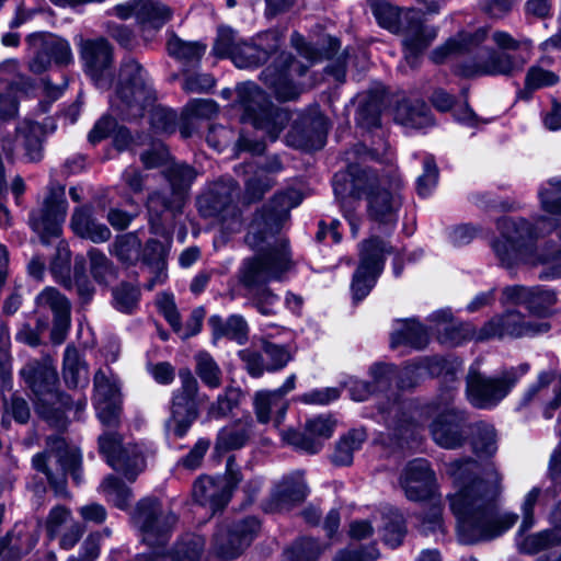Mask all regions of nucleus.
<instances>
[{
    "label": "nucleus",
    "mask_w": 561,
    "mask_h": 561,
    "mask_svg": "<svg viewBox=\"0 0 561 561\" xmlns=\"http://www.w3.org/2000/svg\"><path fill=\"white\" fill-rule=\"evenodd\" d=\"M445 468L457 489L448 501L462 543L491 540L515 525L517 514L496 512L502 477L493 462L482 466L472 458H462L446 463Z\"/></svg>",
    "instance_id": "nucleus-1"
},
{
    "label": "nucleus",
    "mask_w": 561,
    "mask_h": 561,
    "mask_svg": "<svg viewBox=\"0 0 561 561\" xmlns=\"http://www.w3.org/2000/svg\"><path fill=\"white\" fill-rule=\"evenodd\" d=\"M50 272L55 279L64 287L71 289L72 280L70 278V252L64 247H58L56 255L50 263Z\"/></svg>",
    "instance_id": "nucleus-62"
},
{
    "label": "nucleus",
    "mask_w": 561,
    "mask_h": 561,
    "mask_svg": "<svg viewBox=\"0 0 561 561\" xmlns=\"http://www.w3.org/2000/svg\"><path fill=\"white\" fill-rule=\"evenodd\" d=\"M133 522L139 528L142 540L148 546H164L176 525L178 517L169 510H163L156 499H142L137 503Z\"/></svg>",
    "instance_id": "nucleus-14"
},
{
    "label": "nucleus",
    "mask_w": 561,
    "mask_h": 561,
    "mask_svg": "<svg viewBox=\"0 0 561 561\" xmlns=\"http://www.w3.org/2000/svg\"><path fill=\"white\" fill-rule=\"evenodd\" d=\"M291 44L298 50V53L310 62L320 60L321 58H331L340 48V42L336 38H329L330 48L322 53L313 45L307 43L302 36L298 33L291 35Z\"/></svg>",
    "instance_id": "nucleus-57"
},
{
    "label": "nucleus",
    "mask_w": 561,
    "mask_h": 561,
    "mask_svg": "<svg viewBox=\"0 0 561 561\" xmlns=\"http://www.w3.org/2000/svg\"><path fill=\"white\" fill-rule=\"evenodd\" d=\"M260 529L261 523L254 516L220 527L214 535L213 550L222 559H234L251 545Z\"/></svg>",
    "instance_id": "nucleus-17"
},
{
    "label": "nucleus",
    "mask_w": 561,
    "mask_h": 561,
    "mask_svg": "<svg viewBox=\"0 0 561 561\" xmlns=\"http://www.w3.org/2000/svg\"><path fill=\"white\" fill-rule=\"evenodd\" d=\"M238 184L232 179H222L210 184L206 192L197 197V208L205 218L219 217L222 227L229 232L241 228V218L233 199Z\"/></svg>",
    "instance_id": "nucleus-10"
},
{
    "label": "nucleus",
    "mask_w": 561,
    "mask_h": 561,
    "mask_svg": "<svg viewBox=\"0 0 561 561\" xmlns=\"http://www.w3.org/2000/svg\"><path fill=\"white\" fill-rule=\"evenodd\" d=\"M90 273L100 285H108L117 278V268L113 262L99 249L92 248L88 252Z\"/></svg>",
    "instance_id": "nucleus-49"
},
{
    "label": "nucleus",
    "mask_w": 561,
    "mask_h": 561,
    "mask_svg": "<svg viewBox=\"0 0 561 561\" xmlns=\"http://www.w3.org/2000/svg\"><path fill=\"white\" fill-rule=\"evenodd\" d=\"M101 489L116 507L125 510L129 505L131 490L118 478L114 476L106 477L101 484Z\"/></svg>",
    "instance_id": "nucleus-58"
},
{
    "label": "nucleus",
    "mask_w": 561,
    "mask_h": 561,
    "mask_svg": "<svg viewBox=\"0 0 561 561\" xmlns=\"http://www.w3.org/2000/svg\"><path fill=\"white\" fill-rule=\"evenodd\" d=\"M549 187L540 190L542 208L550 214H561V178L548 182Z\"/></svg>",
    "instance_id": "nucleus-64"
},
{
    "label": "nucleus",
    "mask_w": 561,
    "mask_h": 561,
    "mask_svg": "<svg viewBox=\"0 0 561 561\" xmlns=\"http://www.w3.org/2000/svg\"><path fill=\"white\" fill-rule=\"evenodd\" d=\"M431 375L442 379L448 388L436 402L438 415L431 424V434L436 444L443 448L455 449L460 447L466 439L467 417L463 411L453 405L459 364L445 358H433L428 364Z\"/></svg>",
    "instance_id": "nucleus-5"
},
{
    "label": "nucleus",
    "mask_w": 561,
    "mask_h": 561,
    "mask_svg": "<svg viewBox=\"0 0 561 561\" xmlns=\"http://www.w3.org/2000/svg\"><path fill=\"white\" fill-rule=\"evenodd\" d=\"M428 341V333L420 323L414 320L402 321L400 329L391 334L390 346L396 348L407 345L420 350L425 347Z\"/></svg>",
    "instance_id": "nucleus-42"
},
{
    "label": "nucleus",
    "mask_w": 561,
    "mask_h": 561,
    "mask_svg": "<svg viewBox=\"0 0 561 561\" xmlns=\"http://www.w3.org/2000/svg\"><path fill=\"white\" fill-rule=\"evenodd\" d=\"M402 36V44L407 50V59L416 57L426 50L435 41L438 28L427 25L419 11L408 9L403 20V28L399 33Z\"/></svg>",
    "instance_id": "nucleus-25"
},
{
    "label": "nucleus",
    "mask_w": 561,
    "mask_h": 561,
    "mask_svg": "<svg viewBox=\"0 0 561 561\" xmlns=\"http://www.w3.org/2000/svg\"><path fill=\"white\" fill-rule=\"evenodd\" d=\"M370 8L381 27L394 34L401 32L407 10H401L386 0H375L371 2Z\"/></svg>",
    "instance_id": "nucleus-47"
},
{
    "label": "nucleus",
    "mask_w": 561,
    "mask_h": 561,
    "mask_svg": "<svg viewBox=\"0 0 561 561\" xmlns=\"http://www.w3.org/2000/svg\"><path fill=\"white\" fill-rule=\"evenodd\" d=\"M282 37L277 31H267L259 35L255 43H241L234 50H231V59L238 68L257 67L270 56L278 53Z\"/></svg>",
    "instance_id": "nucleus-24"
},
{
    "label": "nucleus",
    "mask_w": 561,
    "mask_h": 561,
    "mask_svg": "<svg viewBox=\"0 0 561 561\" xmlns=\"http://www.w3.org/2000/svg\"><path fill=\"white\" fill-rule=\"evenodd\" d=\"M436 331L439 342L448 346H456L471 339L477 341L478 335V330L471 323L455 321L444 328H436Z\"/></svg>",
    "instance_id": "nucleus-51"
},
{
    "label": "nucleus",
    "mask_w": 561,
    "mask_h": 561,
    "mask_svg": "<svg viewBox=\"0 0 561 561\" xmlns=\"http://www.w3.org/2000/svg\"><path fill=\"white\" fill-rule=\"evenodd\" d=\"M141 253L142 263L149 268L153 276L149 279L146 287L151 290L157 284L164 282L167 277V249L162 242L156 239H149Z\"/></svg>",
    "instance_id": "nucleus-37"
},
{
    "label": "nucleus",
    "mask_w": 561,
    "mask_h": 561,
    "mask_svg": "<svg viewBox=\"0 0 561 561\" xmlns=\"http://www.w3.org/2000/svg\"><path fill=\"white\" fill-rule=\"evenodd\" d=\"M436 477L425 459L410 461L400 476V485L410 501L431 499L435 491Z\"/></svg>",
    "instance_id": "nucleus-23"
},
{
    "label": "nucleus",
    "mask_w": 561,
    "mask_h": 561,
    "mask_svg": "<svg viewBox=\"0 0 561 561\" xmlns=\"http://www.w3.org/2000/svg\"><path fill=\"white\" fill-rule=\"evenodd\" d=\"M334 422L329 417L317 416L308 420L305 432L290 430L284 434V439L294 447L308 454H316L322 447V440L331 437Z\"/></svg>",
    "instance_id": "nucleus-29"
},
{
    "label": "nucleus",
    "mask_w": 561,
    "mask_h": 561,
    "mask_svg": "<svg viewBox=\"0 0 561 561\" xmlns=\"http://www.w3.org/2000/svg\"><path fill=\"white\" fill-rule=\"evenodd\" d=\"M324 547L313 538L302 537L297 539L285 550L287 561H318ZM380 557L376 545L366 548L340 551L333 561H375Z\"/></svg>",
    "instance_id": "nucleus-19"
},
{
    "label": "nucleus",
    "mask_w": 561,
    "mask_h": 561,
    "mask_svg": "<svg viewBox=\"0 0 561 561\" xmlns=\"http://www.w3.org/2000/svg\"><path fill=\"white\" fill-rule=\"evenodd\" d=\"M561 545V527L543 530L524 538L520 548L524 552L535 554L541 550Z\"/></svg>",
    "instance_id": "nucleus-54"
},
{
    "label": "nucleus",
    "mask_w": 561,
    "mask_h": 561,
    "mask_svg": "<svg viewBox=\"0 0 561 561\" xmlns=\"http://www.w3.org/2000/svg\"><path fill=\"white\" fill-rule=\"evenodd\" d=\"M472 446L479 456H493L496 453V433L492 425L479 423L472 438Z\"/></svg>",
    "instance_id": "nucleus-56"
},
{
    "label": "nucleus",
    "mask_w": 561,
    "mask_h": 561,
    "mask_svg": "<svg viewBox=\"0 0 561 561\" xmlns=\"http://www.w3.org/2000/svg\"><path fill=\"white\" fill-rule=\"evenodd\" d=\"M81 58L89 76L101 89H107L113 80L111 66L113 50L104 38L82 41L80 45Z\"/></svg>",
    "instance_id": "nucleus-20"
},
{
    "label": "nucleus",
    "mask_w": 561,
    "mask_h": 561,
    "mask_svg": "<svg viewBox=\"0 0 561 561\" xmlns=\"http://www.w3.org/2000/svg\"><path fill=\"white\" fill-rule=\"evenodd\" d=\"M526 60L518 54L490 50L484 59L461 67L465 77L512 76L520 71Z\"/></svg>",
    "instance_id": "nucleus-26"
},
{
    "label": "nucleus",
    "mask_w": 561,
    "mask_h": 561,
    "mask_svg": "<svg viewBox=\"0 0 561 561\" xmlns=\"http://www.w3.org/2000/svg\"><path fill=\"white\" fill-rule=\"evenodd\" d=\"M20 374L36 398V412L55 425L61 424L65 412L72 407V401L68 394L57 389L58 375L51 358L32 359Z\"/></svg>",
    "instance_id": "nucleus-7"
},
{
    "label": "nucleus",
    "mask_w": 561,
    "mask_h": 561,
    "mask_svg": "<svg viewBox=\"0 0 561 561\" xmlns=\"http://www.w3.org/2000/svg\"><path fill=\"white\" fill-rule=\"evenodd\" d=\"M113 12L122 20L136 16L144 27L160 28L172 16V10L162 2L153 0H130L114 7Z\"/></svg>",
    "instance_id": "nucleus-28"
},
{
    "label": "nucleus",
    "mask_w": 561,
    "mask_h": 561,
    "mask_svg": "<svg viewBox=\"0 0 561 561\" xmlns=\"http://www.w3.org/2000/svg\"><path fill=\"white\" fill-rule=\"evenodd\" d=\"M156 91L147 71L134 58L122 61L116 88V96L112 106L125 119H137L150 110V125L156 133L172 134L175 130L176 114L165 107L154 106Z\"/></svg>",
    "instance_id": "nucleus-3"
},
{
    "label": "nucleus",
    "mask_w": 561,
    "mask_h": 561,
    "mask_svg": "<svg viewBox=\"0 0 561 561\" xmlns=\"http://www.w3.org/2000/svg\"><path fill=\"white\" fill-rule=\"evenodd\" d=\"M382 540L391 548L402 543L407 533L405 522L400 512L389 508L382 513Z\"/></svg>",
    "instance_id": "nucleus-48"
},
{
    "label": "nucleus",
    "mask_w": 561,
    "mask_h": 561,
    "mask_svg": "<svg viewBox=\"0 0 561 561\" xmlns=\"http://www.w3.org/2000/svg\"><path fill=\"white\" fill-rule=\"evenodd\" d=\"M501 238L494 241L493 250L501 264L513 268L519 264H552V276L561 275V244L546 243L536 248L537 234L534 226L523 218H503L497 221Z\"/></svg>",
    "instance_id": "nucleus-4"
},
{
    "label": "nucleus",
    "mask_w": 561,
    "mask_h": 561,
    "mask_svg": "<svg viewBox=\"0 0 561 561\" xmlns=\"http://www.w3.org/2000/svg\"><path fill=\"white\" fill-rule=\"evenodd\" d=\"M383 108V94L368 92L362 95L356 113L359 126L370 129L380 125V114Z\"/></svg>",
    "instance_id": "nucleus-44"
},
{
    "label": "nucleus",
    "mask_w": 561,
    "mask_h": 561,
    "mask_svg": "<svg viewBox=\"0 0 561 561\" xmlns=\"http://www.w3.org/2000/svg\"><path fill=\"white\" fill-rule=\"evenodd\" d=\"M241 397L242 393L238 388L227 387L225 392L210 404L208 415L214 419L226 416L239 404Z\"/></svg>",
    "instance_id": "nucleus-61"
},
{
    "label": "nucleus",
    "mask_w": 561,
    "mask_h": 561,
    "mask_svg": "<svg viewBox=\"0 0 561 561\" xmlns=\"http://www.w3.org/2000/svg\"><path fill=\"white\" fill-rule=\"evenodd\" d=\"M141 241L136 233L118 236L114 243L112 253L123 263L133 264L140 257Z\"/></svg>",
    "instance_id": "nucleus-55"
},
{
    "label": "nucleus",
    "mask_w": 561,
    "mask_h": 561,
    "mask_svg": "<svg viewBox=\"0 0 561 561\" xmlns=\"http://www.w3.org/2000/svg\"><path fill=\"white\" fill-rule=\"evenodd\" d=\"M287 408V401L282 399L274 390H263L255 393L254 409L256 419L260 423H267L271 420V413L275 412L274 424L275 426H279Z\"/></svg>",
    "instance_id": "nucleus-38"
},
{
    "label": "nucleus",
    "mask_w": 561,
    "mask_h": 561,
    "mask_svg": "<svg viewBox=\"0 0 561 561\" xmlns=\"http://www.w3.org/2000/svg\"><path fill=\"white\" fill-rule=\"evenodd\" d=\"M34 468L43 472L55 493L60 496L68 495L67 473H70L76 483L81 482V457L76 448H71L65 438L54 435L46 440V450L33 457Z\"/></svg>",
    "instance_id": "nucleus-8"
},
{
    "label": "nucleus",
    "mask_w": 561,
    "mask_h": 561,
    "mask_svg": "<svg viewBox=\"0 0 561 561\" xmlns=\"http://www.w3.org/2000/svg\"><path fill=\"white\" fill-rule=\"evenodd\" d=\"M181 387L174 391L171 414L165 423L167 431L175 437L186 435L199 415V386L192 371L183 368L179 371Z\"/></svg>",
    "instance_id": "nucleus-11"
},
{
    "label": "nucleus",
    "mask_w": 561,
    "mask_h": 561,
    "mask_svg": "<svg viewBox=\"0 0 561 561\" xmlns=\"http://www.w3.org/2000/svg\"><path fill=\"white\" fill-rule=\"evenodd\" d=\"M348 170L351 194L356 197H365L368 219L380 227H394L402 206L399 191L387 186L370 169L351 164Z\"/></svg>",
    "instance_id": "nucleus-6"
},
{
    "label": "nucleus",
    "mask_w": 561,
    "mask_h": 561,
    "mask_svg": "<svg viewBox=\"0 0 561 561\" xmlns=\"http://www.w3.org/2000/svg\"><path fill=\"white\" fill-rule=\"evenodd\" d=\"M162 175L169 183L170 191L188 201L191 186L197 176V171L193 167L174 162L162 170Z\"/></svg>",
    "instance_id": "nucleus-39"
},
{
    "label": "nucleus",
    "mask_w": 561,
    "mask_h": 561,
    "mask_svg": "<svg viewBox=\"0 0 561 561\" xmlns=\"http://www.w3.org/2000/svg\"><path fill=\"white\" fill-rule=\"evenodd\" d=\"M392 253V247L378 237H371L359 244V264L357 268L375 275H380L387 254Z\"/></svg>",
    "instance_id": "nucleus-34"
},
{
    "label": "nucleus",
    "mask_w": 561,
    "mask_h": 561,
    "mask_svg": "<svg viewBox=\"0 0 561 561\" xmlns=\"http://www.w3.org/2000/svg\"><path fill=\"white\" fill-rule=\"evenodd\" d=\"M236 92L243 110L242 122L263 131L272 141L276 140L289 122L288 112L272 104L255 83H241Z\"/></svg>",
    "instance_id": "nucleus-9"
},
{
    "label": "nucleus",
    "mask_w": 561,
    "mask_h": 561,
    "mask_svg": "<svg viewBox=\"0 0 561 561\" xmlns=\"http://www.w3.org/2000/svg\"><path fill=\"white\" fill-rule=\"evenodd\" d=\"M62 376L69 388H77L88 382L87 365L75 346L68 345L65 350Z\"/></svg>",
    "instance_id": "nucleus-45"
},
{
    "label": "nucleus",
    "mask_w": 561,
    "mask_h": 561,
    "mask_svg": "<svg viewBox=\"0 0 561 561\" xmlns=\"http://www.w3.org/2000/svg\"><path fill=\"white\" fill-rule=\"evenodd\" d=\"M512 373L491 378L478 370L470 369L467 376V397L472 405L485 409L497 404L515 383Z\"/></svg>",
    "instance_id": "nucleus-18"
},
{
    "label": "nucleus",
    "mask_w": 561,
    "mask_h": 561,
    "mask_svg": "<svg viewBox=\"0 0 561 561\" xmlns=\"http://www.w3.org/2000/svg\"><path fill=\"white\" fill-rule=\"evenodd\" d=\"M228 483L225 479L199 477L193 485L194 500L215 512L222 508L229 501Z\"/></svg>",
    "instance_id": "nucleus-33"
},
{
    "label": "nucleus",
    "mask_w": 561,
    "mask_h": 561,
    "mask_svg": "<svg viewBox=\"0 0 561 561\" xmlns=\"http://www.w3.org/2000/svg\"><path fill=\"white\" fill-rule=\"evenodd\" d=\"M71 228L76 234L94 243L106 242L111 239V230L98 222L87 207L77 208L71 216Z\"/></svg>",
    "instance_id": "nucleus-36"
},
{
    "label": "nucleus",
    "mask_w": 561,
    "mask_h": 561,
    "mask_svg": "<svg viewBox=\"0 0 561 561\" xmlns=\"http://www.w3.org/2000/svg\"><path fill=\"white\" fill-rule=\"evenodd\" d=\"M370 376L374 392L388 393L391 391L393 382L397 381L399 371L396 366L390 364H375L370 367Z\"/></svg>",
    "instance_id": "nucleus-59"
},
{
    "label": "nucleus",
    "mask_w": 561,
    "mask_h": 561,
    "mask_svg": "<svg viewBox=\"0 0 561 561\" xmlns=\"http://www.w3.org/2000/svg\"><path fill=\"white\" fill-rule=\"evenodd\" d=\"M366 438L367 435L364 428L350 431L337 442L331 456L332 462L336 466H350L353 462L354 451L362 447Z\"/></svg>",
    "instance_id": "nucleus-46"
},
{
    "label": "nucleus",
    "mask_w": 561,
    "mask_h": 561,
    "mask_svg": "<svg viewBox=\"0 0 561 561\" xmlns=\"http://www.w3.org/2000/svg\"><path fill=\"white\" fill-rule=\"evenodd\" d=\"M140 297V290L136 286L122 283L113 289L114 307L124 313H131L137 307Z\"/></svg>",
    "instance_id": "nucleus-60"
},
{
    "label": "nucleus",
    "mask_w": 561,
    "mask_h": 561,
    "mask_svg": "<svg viewBox=\"0 0 561 561\" xmlns=\"http://www.w3.org/2000/svg\"><path fill=\"white\" fill-rule=\"evenodd\" d=\"M67 199L65 186L51 182L42 204L30 213L28 224L44 244H49L51 239L59 238L61 225L67 215Z\"/></svg>",
    "instance_id": "nucleus-12"
},
{
    "label": "nucleus",
    "mask_w": 561,
    "mask_h": 561,
    "mask_svg": "<svg viewBox=\"0 0 561 561\" xmlns=\"http://www.w3.org/2000/svg\"><path fill=\"white\" fill-rule=\"evenodd\" d=\"M550 329L547 321L527 319L518 310H506L494 314L478 330L477 341L534 337Z\"/></svg>",
    "instance_id": "nucleus-13"
},
{
    "label": "nucleus",
    "mask_w": 561,
    "mask_h": 561,
    "mask_svg": "<svg viewBox=\"0 0 561 561\" xmlns=\"http://www.w3.org/2000/svg\"><path fill=\"white\" fill-rule=\"evenodd\" d=\"M119 382L116 376L111 371L110 375L103 369H99L94 375V401L106 403L107 401H118Z\"/></svg>",
    "instance_id": "nucleus-53"
},
{
    "label": "nucleus",
    "mask_w": 561,
    "mask_h": 561,
    "mask_svg": "<svg viewBox=\"0 0 561 561\" xmlns=\"http://www.w3.org/2000/svg\"><path fill=\"white\" fill-rule=\"evenodd\" d=\"M389 402L388 407L380 405L379 411L383 415V421L389 431L388 435L398 444L401 445L403 442L413 437L416 425L404 411V405L398 400V396L391 392V396L387 394Z\"/></svg>",
    "instance_id": "nucleus-30"
},
{
    "label": "nucleus",
    "mask_w": 561,
    "mask_h": 561,
    "mask_svg": "<svg viewBox=\"0 0 561 561\" xmlns=\"http://www.w3.org/2000/svg\"><path fill=\"white\" fill-rule=\"evenodd\" d=\"M37 310H49L53 313L50 340L61 344L71 324V304L69 299L54 287H46L35 298Z\"/></svg>",
    "instance_id": "nucleus-21"
},
{
    "label": "nucleus",
    "mask_w": 561,
    "mask_h": 561,
    "mask_svg": "<svg viewBox=\"0 0 561 561\" xmlns=\"http://www.w3.org/2000/svg\"><path fill=\"white\" fill-rule=\"evenodd\" d=\"M293 207L288 194H275L254 215L244 238L245 243L259 253L243 260L238 274L239 283L252 295L256 308L264 316L275 313L277 301V296L265 285L271 280H280L294 266L288 241L277 237Z\"/></svg>",
    "instance_id": "nucleus-2"
},
{
    "label": "nucleus",
    "mask_w": 561,
    "mask_h": 561,
    "mask_svg": "<svg viewBox=\"0 0 561 561\" xmlns=\"http://www.w3.org/2000/svg\"><path fill=\"white\" fill-rule=\"evenodd\" d=\"M28 41L35 49V56L28 66L34 73L47 70L51 61L57 65H68L72 60L69 44L53 34L32 35Z\"/></svg>",
    "instance_id": "nucleus-22"
},
{
    "label": "nucleus",
    "mask_w": 561,
    "mask_h": 561,
    "mask_svg": "<svg viewBox=\"0 0 561 561\" xmlns=\"http://www.w3.org/2000/svg\"><path fill=\"white\" fill-rule=\"evenodd\" d=\"M186 203L184 197L172 191H151L145 202L151 233L171 238Z\"/></svg>",
    "instance_id": "nucleus-15"
},
{
    "label": "nucleus",
    "mask_w": 561,
    "mask_h": 561,
    "mask_svg": "<svg viewBox=\"0 0 561 561\" xmlns=\"http://www.w3.org/2000/svg\"><path fill=\"white\" fill-rule=\"evenodd\" d=\"M195 373L204 385L210 389L221 386L222 373L218 364L207 352H199L195 355Z\"/></svg>",
    "instance_id": "nucleus-52"
},
{
    "label": "nucleus",
    "mask_w": 561,
    "mask_h": 561,
    "mask_svg": "<svg viewBox=\"0 0 561 561\" xmlns=\"http://www.w3.org/2000/svg\"><path fill=\"white\" fill-rule=\"evenodd\" d=\"M261 350L270 359L266 365V370L268 371L284 368L293 359V354L287 346L278 345L266 340H262Z\"/></svg>",
    "instance_id": "nucleus-63"
},
{
    "label": "nucleus",
    "mask_w": 561,
    "mask_h": 561,
    "mask_svg": "<svg viewBox=\"0 0 561 561\" xmlns=\"http://www.w3.org/2000/svg\"><path fill=\"white\" fill-rule=\"evenodd\" d=\"M394 121L410 128H424L433 124L431 111L422 100L404 99L398 102Z\"/></svg>",
    "instance_id": "nucleus-35"
},
{
    "label": "nucleus",
    "mask_w": 561,
    "mask_h": 561,
    "mask_svg": "<svg viewBox=\"0 0 561 561\" xmlns=\"http://www.w3.org/2000/svg\"><path fill=\"white\" fill-rule=\"evenodd\" d=\"M209 325L216 339L225 336L239 343H243L248 339V323L239 314H232L227 320L219 316H213L209 318Z\"/></svg>",
    "instance_id": "nucleus-43"
},
{
    "label": "nucleus",
    "mask_w": 561,
    "mask_h": 561,
    "mask_svg": "<svg viewBox=\"0 0 561 561\" xmlns=\"http://www.w3.org/2000/svg\"><path fill=\"white\" fill-rule=\"evenodd\" d=\"M0 82L5 83L10 92L27 93L34 88L33 80L19 71L14 59L0 64Z\"/></svg>",
    "instance_id": "nucleus-50"
},
{
    "label": "nucleus",
    "mask_w": 561,
    "mask_h": 561,
    "mask_svg": "<svg viewBox=\"0 0 561 561\" xmlns=\"http://www.w3.org/2000/svg\"><path fill=\"white\" fill-rule=\"evenodd\" d=\"M253 421L241 417L224 426L217 434L214 451L221 456L230 450L242 448L252 435Z\"/></svg>",
    "instance_id": "nucleus-32"
},
{
    "label": "nucleus",
    "mask_w": 561,
    "mask_h": 561,
    "mask_svg": "<svg viewBox=\"0 0 561 561\" xmlns=\"http://www.w3.org/2000/svg\"><path fill=\"white\" fill-rule=\"evenodd\" d=\"M308 488L301 472L297 471L283 478L271 495V506L274 511L288 510L305 501Z\"/></svg>",
    "instance_id": "nucleus-31"
},
{
    "label": "nucleus",
    "mask_w": 561,
    "mask_h": 561,
    "mask_svg": "<svg viewBox=\"0 0 561 561\" xmlns=\"http://www.w3.org/2000/svg\"><path fill=\"white\" fill-rule=\"evenodd\" d=\"M107 463L133 481L144 470L146 461L140 448L137 445L128 444L124 446V449H119V454L113 459L110 458Z\"/></svg>",
    "instance_id": "nucleus-40"
},
{
    "label": "nucleus",
    "mask_w": 561,
    "mask_h": 561,
    "mask_svg": "<svg viewBox=\"0 0 561 561\" xmlns=\"http://www.w3.org/2000/svg\"><path fill=\"white\" fill-rule=\"evenodd\" d=\"M308 67L296 60L289 53L280 51L262 71L260 79L273 90L277 99L288 101L300 94L298 79L305 76Z\"/></svg>",
    "instance_id": "nucleus-16"
},
{
    "label": "nucleus",
    "mask_w": 561,
    "mask_h": 561,
    "mask_svg": "<svg viewBox=\"0 0 561 561\" xmlns=\"http://www.w3.org/2000/svg\"><path fill=\"white\" fill-rule=\"evenodd\" d=\"M327 131V119L321 114L302 116L294 123L286 140L291 147L316 150L323 147Z\"/></svg>",
    "instance_id": "nucleus-27"
},
{
    "label": "nucleus",
    "mask_w": 561,
    "mask_h": 561,
    "mask_svg": "<svg viewBox=\"0 0 561 561\" xmlns=\"http://www.w3.org/2000/svg\"><path fill=\"white\" fill-rule=\"evenodd\" d=\"M169 55L180 61L183 66L194 67L206 51V45L201 42H186L172 34L167 43Z\"/></svg>",
    "instance_id": "nucleus-41"
}]
</instances>
